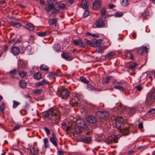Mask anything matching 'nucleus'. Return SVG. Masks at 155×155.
<instances>
[{"label":"nucleus","instance_id":"23","mask_svg":"<svg viewBox=\"0 0 155 155\" xmlns=\"http://www.w3.org/2000/svg\"><path fill=\"white\" fill-rule=\"evenodd\" d=\"M24 28L29 30L32 31L35 29L34 26L31 23H29L24 26Z\"/></svg>","mask_w":155,"mask_h":155},{"label":"nucleus","instance_id":"52","mask_svg":"<svg viewBox=\"0 0 155 155\" xmlns=\"http://www.w3.org/2000/svg\"><path fill=\"white\" fill-rule=\"evenodd\" d=\"M52 10L53 11H52V12L53 13V14L54 13V15L58 13L59 12V9L56 8L54 7L53 8Z\"/></svg>","mask_w":155,"mask_h":155},{"label":"nucleus","instance_id":"50","mask_svg":"<svg viewBox=\"0 0 155 155\" xmlns=\"http://www.w3.org/2000/svg\"><path fill=\"white\" fill-rule=\"evenodd\" d=\"M78 101H80V102H82L84 100V97L82 95H79L77 98Z\"/></svg>","mask_w":155,"mask_h":155},{"label":"nucleus","instance_id":"6","mask_svg":"<svg viewBox=\"0 0 155 155\" xmlns=\"http://www.w3.org/2000/svg\"><path fill=\"white\" fill-rule=\"evenodd\" d=\"M27 150L28 153L30 155H35L38 153V149L34 146H31L29 148H28Z\"/></svg>","mask_w":155,"mask_h":155},{"label":"nucleus","instance_id":"54","mask_svg":"<svg viewBox=\"0 0 155 155\" xmlns=\"http://www.w3.org/2000/svg\"><path fill=\"white\" fill-rule=\"evenodd\" d=\"M101 12L102 15H104L106 14V10L104 8L101 10Z\"/></svg>","mask_w":155,"mask_h":155},{"label":"nucleus","instance_id":"16","mask_svg":"<svg viewBox=\"0 0 155 155\" xmlns=\"http://www.w3.org/2000/svg\"><path fill=\"white\" fill-rule=\"evenodd\" d=\"M98 114L100 116V118H104V119H106L108 116V113L105 111H99L98 112Z\"/></svg>","mask_w":155,"mask_h":155},{"label":"nucleus","instance_id":"62","mask_svg":"<svg viewBox=\"0 0 155 155\" xmlns=\"http://www.w3.org/2000/svg\"><path fill=\"white\" fill-rule=\"evenodd\" d=\"M61 127L64 129V130L65 131V129L66 128V124H61Z\"/></svg>","mask_w":155,"mask_h":155},{"label":"nucleus","instance_id":"41","mask_svg":"<svg viewBox=\"0 0 155 155\" xmlns=\"http://www.w3.org/2000/svg\"><path fill=\"white\" fill-rule=\"evenodd\" d=\"M101 43H100L99 44H97V46H98V48H97L96 49L97 51L99 53H102L103 52V50H102V47H101L100 44Z\"/></svg>","mask_w":155,"mask_h":155},{"label":"nucleus","instance_id":"20","mask_svg":"<svg viewBox=\"0 0 155 155\" xmlns=\"http://www.w3.org/2000/svg\"><path fill=\"white\" fill-rule=\"evenodd\" d=\"M144 51L147 52H148V48L146 46H142L141 48H138L137 53L140 55H143Z\"/></svg>","mask_w":155,"mask_h":155},{"label":"nucleus","instance_id":"18","mask_svg":"<svg viewBox=\"0 0 155 155\" xmlns=\"http://www.w3.org/2000/svg\"><path fill=\"white\" fill-rule=\"evenodd\" d=\"M73 42L75 46L79 45L83 47H84L82 43V40L80 38H79L78 40H73Z\"/></svg>","mask_w":155,"mask_h":155},{"label":"nucleus","instance_id":"47","mask_svg":"<svg viewBox=\"0 0 155 155\" xmlns=\"http://www.w3.org/2000/svg\"><path fill=\"white\" fill-rule=\"evenodd\" d=\"M80 80L82 82L87 84H88L89 82L88 81L83 77H81L80 78Z\"/></svg>","mask_w":155,"mask_h":155},{"label":"nucleus","instance_id":"49","mask_svg":"<svg viewBox=\"0 0 155 155\" xmlns=\"http://www.w3.org/2000/svg\"><path fill=\"white\" fill-rule=\"evenodd\" d=\"M123 15L122 12H117L115 13V16L116 17H120L121 16Z\"/></svg>","mask_w":155,"mask_h":155},{"label":"nucleus","instance_id":"5","mask_svg":"<svg viewBox=\"0 0 155 155\" xmlns=\"http://www.w3.org/2000/svg\"><path fill=\"white\" fill-rule=\"evenodd\" d=\"M119 136H116L114 135H112L108 137L105 140V142L107 143H117V138H119Z\"/></svg>","mask_w":155,"mask_h":155},{"label":"nucleus","instance_id":"4","mask_svg":"<svg viewBox=\"0 0 155 155\" xmlns=\"http://www.w3.org/2000/svg\"><path fill=\"white\" fill-rule=\"evenodd\" d=\"M114 119L115 121V125L118 129L121 128V127L123 126L124 119L121 117H115Z\"/></svg>","mask_w":155,"mask_h":155},{"label":"nucleus","instance_id":"64","mask_svg":"<svg viewBox=\"0 0 155 155\" xmlns=\"http://www.w3.org/2000/svg\"><path fill=\"white\" fill-rule=\"evenodd\" d=\"M91 36L93 37L98 38L99 36V35L97 34H94L91 35Z\"/></svg>","mask_w":155,"mask_h":155},{"label":"nucleus","instance_id":"13","mask_svg":"<svg viewBox=\"0 0 155 155\" xmlns=\"http://www.w3.org/2000/svg\"><path fill=\"white\" fill-rule=\"evenodd\" d=\"M122 110L123 111V113H126L129 112L131 114H133L135 110L136 109L134 108H122Z\"/></svg>","mask_w":155,"mask_h":155},{"label":"nucleus","instance_id":"32","mask_svg":"<svg viewBox=\"0 0 155 155\" xmlns=\"http://www.w3.org/2000/svg\"><path fill=\"white\" fill-rule=\"evenodd\" d=\"M114 53L113 52H110L107 54L106 55V58L108 60H110L114 56Z\"/></svg>","mask_w":155,"mask_h":155},{"label":"nucleus","instance_id":"53","mask_svg":"<svg viewBox=\"0 0 155 155\" xmlns=\"http://www.w3.org/2000/svg\"><path fill=\"white\" fill-rule=\"evenodd\" d=\"M38 36L41 37H44L45 36L46 34L45 32H39L38 33Z\"/></svg>","mask_w":155,"mask_h":155},{"label":"nucleus","instance_id":"2","mask_svg":"<svg viewBox=\"0 0 155 155\" xmlns=\"http://www.w3.org/2000/svg\"><path fill=\"white\" fill-rule=\"evenodd\" d=\"M112 84L114 85V88L116 89L121 91L124 90L125 86L124 83L121 81H113Z\"/></svg>","mask_w":155,"mask_h":155},{"label":"nucleus","instance_id":"44","mask_svg":"<svg viewBox=\"0 0 155 155\" xmlns=\"http://www.w3.org/2000/svg\"><path fill=\"white\" fill-rule=\"evenodd\" d=\"M13 107L14 108H16L20 104V103L15 101L13 100Z\"/></svg>","mask_w":155,"mask_h":155},{"label":"nucleus","instance_id":"39","mask_svg":"<svg viewBox=\"0 0 155 155\" xmlns=\"http://www.w3.org/2000/svg\"><path fill=\"white\" fill-rule=\"evenodd\" d=\"M121 3L122 6L124 7L127 6L128 5V2L127 0H122Z\"/></svg>","mask_w":155,"mask_h":155},{"label":"nucleus","instance_id":"40","mask_svg":"<svg viewBox=\"0 0 155 155\" xmlns=\"http://www.w3.org/2000/svg\"><path fill=\"white\" fill-rule=\"evenodd\" d=\"M89 15V12L88 11L86 10L84 11L82 17L85 18Z\"/></svg>","mask_w":155,"mask_h":155},{"label":"nucleus","instance_id":"61","mask_svg":"<svg viewBox=\"0 0 155 155\" xmlns=\"http://www.w3.org/2000/svg\"><path fill=\"white\" fill-rule=\"evenodd\" d=\"M61 73V71L59 69H58L57 70V73H54V74L56 75H60V74Z\"/></svg>","mask_w":155,"mask_h":155},{"label":"nucleus","instance_id":"45","mask_svg":"<svg viewBox=\"0 0 155 155\" xmlns=\"http://www.w3.org/2000/svg\"><path fill=\"white\" fill-rule=\"evenodd\" d=\"M42 92V89H38L35 90L33 91V92L34 93L36 94H39Z\"/></svg>","mask_w":155,"mask_h":155},{"label":"nucleus","instance_id":"14","mask_svg":"<svg viewBox=\"0 0 155 155\" xmlns=\"http://www.w3.org/2000/svg\"><path fill=\"white\" fill-rule=\"evenodd\" d=\"M77 123L78 125L81 128H83L87 129L88 127L86 125L85 122L83 120H78L77 121Z\"/></svg>","mask_w":155,"mask_h":155},{"label":"nucleus","instance_id":"34","mask_svg":"<svg viewBox=\"0 0 155 155\" xmlns=\"http://www.w3.org/2000/svg\"><path fill=\"white\" fill-rule=\"evenodd\" d=\"M61 56L63 58L66 60H68L70 58V56L68 54L66 53H62Z\"/></svg>","mask_w":155,"mask_h":155},{"label":"nucleus","instance_id":"24","mask_svg":"<svg viewBox=\"0 0 155 155\" xmlns=\"http://www.w3.org/2000/svg\"><path fill=\"white\" fill-rule=\"evenodd\" d=\"M11 25L15 28H19L22 26V24L19 22H14L13 21L11 22Z\"/></svg>","mask_w":155,"mask_h":155},{"label":"nucleus","instance_id":"29","mask_svg":"<svg viewBox=\"0 0 155 155\" xmlns=\"http://www.w3.org/2000/svg\"><path fill=\"white\" fill-rule=\"evenodd\" d=\"M87 0H83L82 5L81 7L84 9H86L88 8V5H87Z\"/></svg>","mask_w":155,"mask_h":155},{"label":"nucleus","instance_id":"27","mask_svg":"<svg viewBox=\"0 0 155 155\" xmlns=\"http://www.w3.org/2000/svg\"><path fill=\"white\" fill-rule=\"evenodd\" d=\"M34 78L36 80H39L41 78V74L40 72H36L33 75Z\"/></svg>","mask_w":155,"mask_h":155},{"label":"nucleus","instance_id":"31","mask_svg":"<svg viewBox=\"0 0 155 155\" xmlns=\"http://www.w3.org/2000/svg\"><path fill=\"white\" fill-rule=\"evenodd\" d=\"M129 129L128 128H125L123 129H121L120 131L123 135H127L128 134Z\"/></svg>","mask_w":155,"mask_h":155},{"label":"nucleus","instance_id":"10","mask_svg":"<svg viewBox=\"0 0 155 155\" xmlns=\"http://www.w3.org/2000/svg\"><path fill=\"white\" fill-rule=\"evenodd\" d=\"M135 49L130 50H126L124 51L125 57L128 58V59H133L134 58V56L131 53V52L134 51Z\"/></svg>","mask_w":155,"mask_h":155},{"label":"nucleus","instance_id":"42","mask_svg":"<svg viewBox=\"0 0 155 155\" xmlns=\"http://www.w3.org/2000/svg\"><path fill=\"white\" fill-rule=\"evenodd\" d=\"M111 78V76L107 77L103 79V82L104 83L107 84L109 83L110 79Z\"/></svg>","mask_w":155,"mask_h":155},{"label":"nucleus","instance_id":"57","mask_svg":"<svg viewBox=\"0 0 155 155\" xmlns=\"http://www.w3.org/2000/svg\"><path fill=\"white\" fill-rule=\"evenodd\" d=\"M59 6L61 9H64L65 7V4L63 3H61L59 4Z\"/></svg>","mask_w":155,"mask_h":155},{"label":"nucleus","instance_id":"21","mask_svg":"<svg viewBox=\"0 0 155 155\" xmlns=\"http://www.w3.org/2000/svg\"><path fill=\"white\" fill-rule=\"evenodd\" d=\"M12 52L14 55H17L20 53V50L19 48L14 47L12 48Z\"/></svg>","mask_w":155,"mask_h":155},{"label":"nucleus","instance_id":"35","mask_svg":"<svg viewBox=\"0 0 155 155\" xmlns=\"http://www.w3.org/2000/svg\"><path fill=\"white\" fill-rule=\"evenodd\" d=\"M91 138L89 137H86L83 139L82 141L85 143H88L91 141Z\"/></svg>","mask_w":155,"mask_h":155},{"label":"nucleus","instance_id":"15","mask_svg":"<svg viewBox=\"0 0 155 155\" xmlns=\"http://www.w3.org/2000/svg\"><path fill=\"white\" fill-rule=\"evenodd\" d=\"M18 64V67L19 68L24 69L27 67V65L26 62L22 60H19Z\"/></svg>","mask_w":155,"mask_h":155},{"label":"nucleus","instance_id":"30","mask_svg":"<svg viewBox=\"0 0 155 155\" xmlns=\"http://www.w3.org/2000/svg\"><path fill=\"white\" fill-rule=\"evenodd\" d=\"M43 142L45 148L49 147V141L47 138H45L43 139Z\"/></svg>","mask_w":155,"mask_h":155},{"label":"nucleus","instance_id":"17","mask_svg":"<svg viewBox=\"0 0 155 155\" xmlns=\"http://www.w3.org/2000/svg\"><path fill=\"white\" fill-rule=\"evenodd\" d=\"M105 24V21L103 19H100L96 22L95 25L97 27L99 28L104 26Z\"/></svg>","mask_w":155,"mask_h":155},{"label":"nucleus","instance_id":"28","mask_svg":"<svg viewBox=\"0 0 155 155\" xmlns=\"http://www.w3.org/2000/svg\"><path fill=\"white\" fill-rule=\"evenodd\" d=\"M19 83L21 88H25L26 86V83L24 80L20 81Z\"/></svg>","mask_w":155,"mask_h":155},{"label":"nucleus","instance_id":"22","mask_svg":"<svg viewBox=\"0 0 155 155\" xmlns=\"http://www.w3.org/2000/svg\"><path fill=\"white\" fill-rule=\"evenodd\" d=\"M82 130L81 128L78 125L75 126L73 130V131L77 134H79Z\"/></svg>","mask_w":155,"mask_h":155},{"label":"nucleus","instance_id":"33","mask_svg":"<svg viewBox=\"0 0 155 155\" xmlns=\"http://www.w3.org/2000/svg\"><path fill=\"white\" fill-rule=\"evenodd\" d=\"M25 51L29 54L32 53V48L31 47L29 46H27L25 49Z\"/></svg>","mask_w":155,"mask_h":155},{"label":"nucleus","instance_id":"56","mask_svg":"<svg viewBox=\"0 0 155 155\" xmlns=\"http://www.w3.org/2000/svg\"><path fill=\"white\" fill-rule=\"evenodd\" d=\"M5 107V104H2L0 106V110H1L2 112H3L4 111Z\"/></svg>","mask_w":155,"mask_h":155},{"label":"nucleus","instance_id":"46","mask_svg":"<svg viewBox=\"0 0 155 155\" xmlns=\"http://www.w3.org/2000/svg\"><path fill=\"white\" fill-rule=\"evenodd\" d=\"M18 74L21 77L24 78L26 75V72H24V71H22L19 73Z\"/></svg>","mask_w":155,"mask_h":155},{"label":"nucleus","instance_id":"38","mask_svg":"<svg viewBox=\"0 0 155 155\" xmlns=\"http://www.w3.org/2000/svg\"><path fill=\"white\" fill-rule=\"evenodd\" d=\"M54 8V7L51 5H48L47 7H45V10L47 12H49L51 10H52Z\"/></svg>","mask_w":155,"mask_h":155},{"label":"nucleus","instance_id":"9","mask_svg":"<svg viewBox=\"0 0 155 155\" xmlns=\"http://www.w3.org/2000/svg\"><path fill=\"white\" fill-rule=\"evenodd\" d=\"M146 100L147 101H151L153 102L155 100V92L149 93L146 97Z\"/></svg>","mask_w":155,"mask_h":155},{"label":"nucleus","instance_id":"3","mask_svg":"<svg viewBox=\"0 0 155 155\" xmlns=\"http://www.w3.org/2000/svg\"><path fill=\"white\" fill-rule=\"evenodd\" d=\"M58 20V18H50L48 21V23L49 25H53V28L54 26H55L54 29L55 30H57L59 28V25L57 23Z\"/></svg>","mask_w":155,"mask_h":155},{"label":"nucleus","instance_id":"58","mask_svg":"<svg viewBox=\"0 0 155 155\" xmlns=\"http://www.w3.org/2000/svg\"><path fill=\"white\" fill-rule=\"evenodd\" d=\"M136 88L137 91H140L142 89V87L140 85H137L136 87Z\"/></svg>","mask_w":155,"mask_h":155},{"label":"nucleus","instance_id":"8","mask_svg":"<svg viewBox=\"0 0 155 155\" xmlns=\"http://www.w3.org/2000/svg\"><path fill=\"white\" fill-rule=\"evenodd\" d=\"M51 137L50 138V142L55 147H57L58 139L56 137V135L54 132L51 133Z\"/></svg>","mask_w":155,"mask_h":155},{"label":"nucleus","instance_id":"19","mask_svg":"<svg viewBox=\"0 0 155 155\" xmlns=\"http://www.w3.org/2000/svg\"><path fill=\"white\" fill-rule=\"evenodd\" d=\"M61 97L62 98H64L69 95V92L66 89H63L61 92Z\"/></svg>","mask_w":155,"mask_h":155},{"label":"nucleus","instance_id":"25","mask_svg":"<svg viewBox=\"0 0 155 155\" xmlns=\"http://www.w3.org/2000/svg\"><path fill=\"white\" fill-rule=\"evenodd\" d=\"M77 98H72L70 101V103L71 104L74 106L78 105V103L77 101Z\"/></svg>","mask_w":155,"mask_h":155},{"label":"nucleus","instance_id":"36","mask_svg":"<svg viewBox=\"0 0 155 155\" xmlns=\"http://www.w3.org/2000/svg\"><path fill=\"white\" fill-rule=\"evenodd\" d=\"M16 74V70L15 69H13L10 71L9 73V76L12 78H15L14 76Z\"/></svg>","mask_w":155,"mask_h":155},{"label":"nucleus","instance_id":"37","mask_svg":"<svg viewBox=\"0 0 155 155\" xmlns=\"http://www.w3.org/2000/svg\"><path fill=\"white\" fill-rule=\"evenodd\" d=\"M49 68V67L44 64L41 65L40 67V69L44 71H48Z\"/></svg>","mask_w":155,"mask_h":155},{"label":"nucleus","instance_id":"12","mask_svg":"<svg viewBox=\"0 0 155 155\" xmlns=\"http://www.w3.org/2000/svg\"><path fill=\"white\" fill-rule=\"evenodd\" d=\"M87 121L91 123L95 124L97 122V119L93 115L87 116L86 118Z\"/></svg>","mask_w":155,"mask_h":155},{"label":"nucleus","instance_id":"43","mask_svg":"<svg viewBox=\"0 0 155 155\" xmlns=\"http://www.w3.org/2000/svg\"><path fill=\"white\" fill-rule=\"evenodd\" d=\"M53 48L54 51L57 52L60 49L59 45L58 44H55L53 47Z\"/></svg>","mask_w":155,"mask_h":155},{"label":"nucleus","instance_id":"51","mask_svg":"<svg viewBox=\"0 0 155 155\" xmlns=\"http://www.w3.org/2000/svg\"><path fill=\"white\" fill-rule=\"evenodd\" d=\"M44 130H45L47 135L48 136L50 134V131L47 127H44Z\"/></svg>","mask_w":155,"mask_h":155},{"label":"nucleus","instance_id":"63","mask_svg":"<svg viewBox=\"0 0 155 155\" xmlns=\"http://www.w3.org/2000/svg\"><path fill=\"white\" fill-rule=\"evenodd\" d=\"M71 127L70 126H68L66 127V128L65 129V131L68 132V131H71Z\"/></svg>","mask_w":155,"mask_h":155},{"label":"nucleus","instance_id":"55","mask_svg":"<svg viewBox=\"0 0 155 155\" xmlns=\"http://www.w3.org/2000/svg\"><path fill=\"white\" fill-rule=\"evenodd\" d=\"M42 85H45L48 83L47 81L45 79H44L41 81Z\"/></svg>","mask_w":155,"mask_h":155},{"label":"nucleus","instance_id":"60","mask_svg":"<svg viewBox=\"0 0 155 155\" xmlns=\"http://www.w3.org/2000/svg\"><path fill=\"white\" fill-rule=\"evenodd\" d=\"M149 112L153 114L155 113V108H152L149 110Z\"/></svg>","mask_w":155,"mask_h":155},{"label":"nucleus","instance_id":"26","mask_svg":"<svg viewBox=\"0 0 155 155\" xmlns=\"http://www.w3.org/2000/svg\"><path fill=\"white\" fill-rule=\"evenodd\" d=\"M57 3V0H48L47 1V3L48 5H51L54 7Z\"/></svg>","mask_w":155,"mask_h":155},{"label":"nucleus","instance_id":"1","mask_svg":"<svg viewBox=\"0 0 155 155\" xmlns=\"http://www.w3.org/2000/svg\"><path fill=\"white\" fill-rule=\"evenodd\" d=\"M59 113L57 112L54 109L53 110L51 109L48 111L46 112L44 115V119L45 120L48 121L51 118L53 115L55 116H57Z\"/></svg>","mask_w":155,"mask_h":155},{"label":"nucleus","instance_id":"7","mask_svg":"<svg viewBox=\"0 0 155 155\" xmlns=\"http://www.w3.org/2000/svg\"><path fill=\"white\" fill-rule=\"evenodd\" d=\"M84 41H86L87 44L89 45L90 46L92 47H95L96 45H97L98 44L101 43V40H93L91 41L90 40H88L87 39H84Z\"/></svg>","mask_w":155,"mask_h":155},{"label":"nucleus","instance_id":"59","mask_svg":"<svg viewBox=\"0 0 155 155\" xmlns=\"http://www.w3.org/2000/svg\"><path fill=\"white\" fill-rule=\"evenodd\" d=\"M21 127V126L19 125H16L13 128V130L15 131L16 130L18 129L20 127Z\"/></svg>","mask_w":155,"mask_h":155},{"label":"nucleus","instance_id":"11","mask_svg":"<svg viewBox=\"0 0 155 155\" xmlns=\"http://www.w3.org/2000/svg\"><path fill=\"white\" fill-rule=\"evenodd\" d=\"M101 2L100 0H95L93 3L92 7L95 10L99 9L101 6Z\"/></svg>","mask_w":155,"mask_h":155},{"label":"nucleus","instance_id":"48","mask_svg":"<svg viewBox=\"0 0 155 155\" xmlns=\"http://www.w3.org/2000/svg\"><path fill=\"white\" fill-rule=\"evenodd\" d=\"M137 66V64L135 63H134L133 64L131 65L129 67V69L133 70H134V69L136 68Z\"/></svg>","mask_w":155,"mask_h":155}]
</instances>
